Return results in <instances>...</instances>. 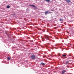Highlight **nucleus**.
I'll use <instances>...</instances> for the list:
<instances>
[{
  "label": "nucleus",
  "mask_w": 74,
  "mask_h": 74,
  "mask_svg": "<svg viewBox=\"0 0 74 74\" xmlns=\"http://www.w3.org/2000/svg\"><path fill=\"white\" fill-rule=\"evenodd\" d=\"M36 57V56L35 55L33 54L31 56L30 58H31L32 59H35Z\"/></svg>",
  "instance_id": "1"
},
{
  "label": "nucleus",
  "mask_w": 74,
  "mask_h": 74,
  "mask_svg": "<svg viewBox=\"0 0 74 74\" xmlns=\"http://www.w3.org/2000/svg\"><path fill=\"white\" fill-rule=\"evenodd\" d=\"M44 37L45 38V39L46 40H48L49 39V36H47V35L44 36Z\"/></svg>",
  "instance_id": "2"
},
{
  "label": "nucleus",
  "mask_w": 74,
  "mask_h": 74,
  "mask_svg": "<svg viewBox=\"0 0 74 74\" xmlns=\"http://www.w3.org/2000/svg\"><path fill=\"white\" fill-rule=\"evenodd\" d=\"M45 14H49V13H51V12H49L48 11H46L45 12Z\"/></svg>",
  "instance_id": "3"
},
{
  "label": "nucleus",
  "mask_w": 74,
  "mask_h": 74,
  "mask_svg": "<svg viewBox=\"0 0 74 74\" xmlns=\"http://www.w3.org/2000/svg\"><path fill=\"white\" fill-rule=\"evenodd\" d=\"M65 1H66L68 3H69L71 2V0H65Z\"/></svg>",
  "instance_id": "4"
},
{
  "label": "nucleus",
  "mask_w": 74,
  "mask_h": 74,
  "mask_svg": "<svg viewBox=\"0 0 74 74\" xmlns=\"http://www.w3.org/2000/svg\"><path fill=\"white\" fill-rule=\"evenodd\" d=\"M29 7H34V8H36V6H35V5H30L29 6Z\"/></svg>",
  "instance_id": "5"
},
{
  "label": "nucleus",
  "mask_w": 74,
  "mask_h": 74,
  "mask_svg": "<svg viewBox=\"0 0 74 74\" xmlns=\"http://www.w3.org/2000/svg\"><path fill=\"white\" fill-rule=\"evenodd\" d=\"M45 63H43V62H42L40 64H42V65H45Z\"/></svg>",
  "instance_id": "6"
},
{
  "label": "nucleus",
  "mask_w": 74,
  "mask_h": 74,
  "mask_svg": "<svg viewBox=\"0 0 74 74\" xmlns=\"http://www.w3.org/2000/svg\"><path fill=\"white\" fill-rule=\"evenodd\" d=\"M7 59L8 60H10L11 59L10 58V57H8L7 58Z\"/></svg>",
  "instance_id": "7"
},
{
  "label": "nucleus",
  "mask_w": 74,
  "mask_h": 74,
  "mask_svg": "<svg viewBox=\"0 0 74 74\" xmlns=\"http://www.w3.org/2000/svg\"><path fill=\"white\" fill-rule=\"evenodd\" d=\"M44 1H47V2H50V0H45Z\"/></svg>",
  "instance_id": "8"
},
{
  "label": "nucleus",
  "mask_w": 74,
  "mask_h": 74,
  "mask_svg": "<svg viewBox=\"0 0 74 74\" xmlns=\"http://www.w3.org/2000/svg\"><path fill=\"white\" fill-rule=\"evenodd\" d=\"M7 8H10V6L9 5H8L7 6Z\"/></svg>",
  "instance_id": "9"
},
{
  "label": "nucleus",
  "mask_w": 74,
  "mask_h": 74,
  "mask_svg": "<svg viewBox=\"0 0 74 74\" xmlns=\"http://www.w3.org/2000/svg\"><path fill=\"white\" fill-rule=\"evenodd\" d=\"M69 62L67 61L66 62V64H69Z\"/></svg>",
  "instance_id": "10"
},
{
  "label": "nucleus",
  "mask_w": 74,
  "mask_h": 74,
  "mask_svg": "<svg viewBox=\"0 0 74 74\" xmlns=\"http://www.w3.org/2000/svg\"><path fill=\"white\" fill-rule=\"evenodd\" d=\"M63 57H66V56L65 55H62Z\"/></svg>",
  "instance_id": "11"
},
{
  "label": "nucleus",
  "mask_w": 74,
  "mask_h": 74,
  "mask_svg": "<svg viewBox=\"0 0 74 74\" xmlns=\"http://www.w3.org/2000/svg\"><path fill=\"white\" fill-rule=\"evenodd\" d=\"M64 71H62V74H64Z\"/></svg>",
  "instance_id": "12"
},
{
  "label": "nucleus",
  "mask_w": 74,
  "mask_h": 74,
  "mask_svg": "<svg viewBox=\"0 0 74 74\" xmlns=\"http://www.w3.org/2000/svg\"><path fill=\"white\" fill-rule=\"evenodd\" d=\"M63 71L64 72H66V70H64Z\"/></svg>",
  "instance_id": "13"
},
{
  "label": "nucleus",
  "mask_w": 74,
  "mask_h": 74,
  "mask_svg": "<svg viewBox=\"0 0 74 74\" xmlns=\"http://www.w3.org/2000/svg\"><path fill=\"white\" fill-rule=\"evenodd\" d=\"M60 21H63V20H62L61 19H60Z\"/></svg>",
  "instance_id": "14"
},
{
  "label": "nucleus",
  "mask_w": 74,
  "mask_h": 74,
  "mask_svg": "<svg viewBox=\"0 0 74 74\" xmlns=\"http://www.w3.org/2000/svg\"><path fill=\"white\" fill-rule=\"evenodd\" d=\"M51 11H53V10H51Z\"/></svg>",
  "instance_id": "15"
},
{
  "label": "nucleus",
  "mask_w": 74,
  "mask_h": 74,
  "mask_svg": "<svg viewBox=\"0 0 74 74\" xmlns=\"http://www.w3.org/2000/svg\"><path fill=\"white\" fill-rule=\"evenodd\" d=\"M58 56H60V55H58Z\"/></svg>",
  "instance_id": "16"
}]
</instances>
